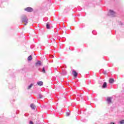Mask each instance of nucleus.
Returning <instances> with one entry per match:
<instances>
[{"mask_svg":"<svg viewBox=\"0 0 124 124\" xmlns=\"http://www.w3.org/2000/svg\"><path fill=\"white\" fill-rule=\"evenodd\" d=\"M28 20L27 16H24L22 18V23H25V25H26L28 24Z\"/></svg>","mask_w":124,"mask_h":124,"instance_id":"obj_1","label":"nucleus"},{"mask_svg":"<svg viewBox=\"0 0 124 124\" xmlns=\"http://www.w3.org/2000/svg\"><path fill=\"white\" fill-rule=\"evenodd\" d=\"M109 15L114 16L116 15V13H115V12H114V11H113L112 10H110L109 11Z\"/></svg>","mask_w":124,"mask_h":124,"instance_id":"obj_2","label":"nucleus"},{"mask_svg":"<svg viewBox=\"0 0 124 124\" xmlns=\"http://www.w3.org/2000/svg\"><path fill=\"white\" fill-rule=\"evenodd\" d=\"M25 11H27V12H32V8L31 7H27L25 9Z\"/></svg>","mask_w":124,"mask_h":124,"instance_id":"obj_3","label":"nucleus"},{"mask_svg":"<svg viewBox=\"0 0 124 124\" xmlns=\"http://www.w3.org/2000/svg\"><path fill=\"white\" fill-rule=\"evenodd\" d=\"M107 101L108 103V104H110V103H112V98L110 97H108L107 98Z\"/></svg>","mask_w":124,"mask_h":124,"instance_id":"obj_4","label":"nucleus"},{"mask_svg":"<svg viewBox=\"0 0 124 124\" xmlns=\"http://www.w3.org/2000/svg\"><path fill=\"white\" fill-rule=\"evenodd\" d=\"M46 27L47 30H50V29H51V23L50 22H47Z\"/></svg>","mask_w":124,"mask_h":124,"instance_id":"obj_5","label":"nucleus"},{"mask_svg":"<svg viewBox=\"0 0 124 124\" xmlns=\"http://www.w3.org/2000/svg\"><path fill=\"white\" fill-rule=\"evenodd\" d=\"M40 65H42V64H41V61H37L36 63V66H40Z\"/></svg>","mask_w":124,"mask_h":124,"instance_id":"obj_6","label":"nucleus"},{"mask_svg":"<svg viewBox=\"0 0 124 124\" xmlns=\"http://www.w3.org/2000/svg\"><path fill=\"white\" fill-rule=\"evenodd\" d=\"M73 75L75 77H77V75H78V74L76 73V71H73Z\"/></svg>","mask_w":124,"mask_h":124,"instance_id":"obj_7","label":"nucleus"},{"mask_svg":"<svg viewBox=\"0 0 124 124\" xmlns=\"http://www.w3.org/2000/svg\"><path fill=\"white\" fill-rule=\"evenodd\" d=\"M37 84L38 86H43V82L42 81H39Z\"/></svg>","mask_w":124,"mask_h":124,"instance_id":"obj_8","label":"nucleus"},{"mask_svg":"<svg viewBox=\"0 0 124 124\" xmlns=\"http://www.w3.org/2000/svg\"><path fill=\"white\" fill-rule=\"evenodd\" d=\"M106 87H107V83L105 82L104 83V84H103L102 88H103V89H105V88H106Z\"/></svg>","mask_w":124,"mask_h":124,"instance_id":"obj_9","label":"nucleus"},{"mask_svg":"<svg viewBox=\"0 0 124 124\" xmlns=\"http://www.w3.org/2000/svg\"><path fill=\"white\" fill-rule=\"evenodd\" d=\"M31 109H35V106L33 104H31Z\"/></svg>","mask_w":124,"mask_h":124,"instance_id":"obj_10","label":"nucleus"},{"mask_svg":"<svg viewBox=\"0 0 124 124\" xmlns=\"http://www.w3.org/2000/svg\"><path fill=\"white\" fill-rule=\"evenodd\" d=\"M109 83L110 84H112V83H114V79L113 78H110L109 79Z\"/></svg>","mask_w":124,"mask_h":124,"instance_id":"obj_11","label":"nucleus"},{"mask_svg":"<svg viewBox=\"0 0 124 124\" xmlns=\"http://www.w3.org/2000/svg\"><path fill=\"white\" fill-rule=\"evenodd\" d=\"M32 60V57H31V55H30L28 58V61H31Z\"/></svg>","mask_w":124,"mask_h":124,"instance_id":"obj_12","label":"nucleus"},{"mask_svg":"<svg viewBox=\"0 0 124 124\" xmlns=\"http://www.w3.org/2000/svg\"><path fill=\"white\" fill-rule=\"evenodd\" d=\"M33 86V83L31 84L30 86H28V90H30Z\"/></svg>","mask_w":124,"mask_h":124,"instance_id":"obj_13","label":"nucleus"},{"mask_svg":"<svg viewBox=\"0 0 124 124\" xmlns=\"http://www.w3.org/2000/svg\"><path fill=\"white\" fill-rule=\"evenodd\" d=\"M42 72L43 73H46V72L45 71V67H43L42 70Z\"/></svg>","mask_w":124,"mask_h":124,"instance_id":"obj_14","label":"nucleus"},{"mask_svg":"<svg viewBox=\"0 0 124 124\" xmlns=\"http://www.w3.org/2000/svg\"><path fill=\"white\" fill-rule=\"evenodd\" d=\"M120 124H124V120H122L120 122Z\"/></svg>","mask_w":124,"mask_h":124,"instance_id":"obj_15","label":"nucleus"},{"mask_svg":"<svg viewBox=\"0 0 124 124\" xmlns=\"http://www.w3.org/2000/svg\"><path fill=\"white\" fill-rule=\"evenodd\" d=\"M70 113H69V112H67V113H66V116H70Z\"/></svg>","mask_w":124,"mask_h":124,"instance_id":"obj_16","label":"nucleus"},{"mask_svg":"<svg viewBox=\"0 0 124 124\" xmlns=\"http://www.w3.org/2000/svg\"><path fill=\"white\" fill-rule=\"evenodd\" d=\"M39 98H42V95L39 94Z\"/></svg>","mask_w":124,"mask_h":124,"instance_id":"obj_17","label":"nucleus"},{"mask_svg":"<svg viewBox=\"0 0 124 124\" xmlns=\"http://www.w3.org/2000/svg\"><path fill=\"white\" fill-rule=\"evenodd\" d=\"M110 124H115L114 123L111 122Z\"/></svg>","mask_w":124,"mask_h":124,"instance_id":"obj_18","label":"nucleus"},{"mask_svg":"<svg viewBox=\"0 0 124 124\" xmlns=\"http://www.w3.org/2000/svg\"><path fill=\"white\" fill-rule=\"evenodd\" d=\"M66 74V73H63V75H65Z\"/></svg>","mask_w":124,"mask_h":124,"instance_id":"obj_19","label":"nucleus"},{"mask_svg":"<svg viewBox=\"0 0 124 124\" xmlns=\"http://www.w3.org/2000/svg\"><path fill=\"white\" fill-rule=\"evenodd\" d=\"M104 74H106V72H104Z\"/></svg>","mask_w":124,"mask_h":124,"instance_id":"obj_20","label":"nucleus"}]
</instances>
